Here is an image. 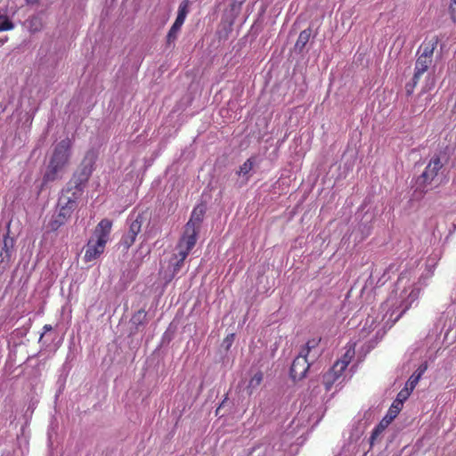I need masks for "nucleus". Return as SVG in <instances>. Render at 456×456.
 <instances>
[{"instance_id":"9d476101","label":"nucleus","mask_w":456,"mask_h":456,"mask_svg":"<svg viewBox=\"0 0 456 456\" xmlns=\"http://www.w3.org/2000/svg\"><path fill=\"white\" fill-rule=\"evenodd\" d=\"M291 433L292 431H289L283 436L282 443H274L272 447L266 448L265 450V456H283V452L289 444L288 437Z\"/></svg>"},{"instance_id":"b1692460","label":"nucleus","mask_w":456,"mask_h":456,"mask_svg":"<svg viewBox=\"0 0 456 456\" xmlns=\"http://www.w3.org/2000/svg\"><path fill=\"white\" fill-rule=\"evenodd\" d=\"M137 234L132 233L131 232H127L126 235L121 240V245L125 249H128L135 241Z\"/></svg>"},{"instance_id":"c756f323","label":"nucleus","mask_w":456,"mask_h":456,"mask_svg":"<svg viewBox=\"0 0 456 456\" xmlns=\"http://www.w3.org/2000/svg\"><path fill=\"white\" fill-rule=\"evenodd\" d=\"M56 436L57 433L55 432L54 428L52 427L48 431V441L51 445L53 444Z\"/></svg>"},{"instance_id":"f8f14e48","label":"nucleus","mask_w":456,"mask_h":456,"mask_svg":"<svg viewBox=\"0 0 456 456\" xmlns=\"http://www.w3.org/2000/svg\"><path fill=\"white\" fill-rule=\"evenodd\" d=\"M438 44V38L436 37H432L428 40H426L419 47V52L420 53L419 56H425L427 59H433L434 50L436 49Z\"/></svg>"},{"instance_id":"f3484780","label":"nucleus","mask_w":456,"mask_h":456,"mask_svg":"<svg viewBox=\"0 0 456 456\" xmlns=\"http://www.w3.org/2000/svg\"><path fill=\"white\" fill-rule=\"evenodd\" d=\"M311 37V30L310 29H305L300 32L297 40L295 44V50L298 53H301L305 46L309 42V39Z\"/></svg>"},{"instance_id":"a19ab883","label":"nucleus","mask_w":456,"mask_h":456,"mask_svg":"<svg viewBox=\"0 0 456 456\" xmlns=\"http://www.w3.org/2000/svg\"><path fill=\"white\" fill-rule=\"evenodd\" d=\"M5 43V39L0 38V46Z\"/></svg>"},{"instance_id":"6ab92c4d","label":"nucleus","mask_w":456,"mask_h":456,"mask_svg":"<svg viewBox=\"0 0 456 456\" xmlns=\"http://www.w3.org/2000/svg\"><path fill=\"white\" fill-rule=\"evenodd\" d=\"M387 420H381L379 425L373 429L370 438V444L372 446L375 442L379 439L385 429L387 428Z\"/></svg>"},{"instance_id":"ea45409f","label":"nucleus","mask_w":456,"mask_h":456,"mask_svg":"<svg viewBox=\"0 0 456 456\" xmlns=\"http://www.w3.org/2000/svg\"><path fill=\"white\" fill-rule=\"evenodd\" d=\"M256 451H257V455H260L261 452H262V448L261 447H257V449H256Z\"/></svg>"},{"instance_id":"dca6fc26","label":"nucleus","mask_w":456,"mask_h":456,"mask_svg":"<svg viewBox=\"0 0 456 456\" xmlns=\"http://www.w3.org/2000/svg\"><path fill=\"white\" fill-rule=\"evenodd\" d=\"M27 22H28L29 29L32 32L39 31L43 28L44 24H45L44 14L43 13L36 14V15L32 16L31 18H29L27 20Z\"/></svg>"},{"instance_id":"4c0bfd02","label":"nucleus","mask_w":456,"mask_h":456,"mask_svg":"<svg viewBox=\"0 0 456 456\" xmlns=\"http://www.w3.org/2000/svg\"><path fill=\"white\" fill-rule=\"evenodd\" d=\"M1 456H12L11 452H5Z\"/></svg>"},{"instance_id":"4468645a","label":"nucleus","mask_w":456,"mask_h":456,"mask_svg":"<svg viewBox=\"0 0 456 456\" xmlns=\"http://www.w3.org/2000/svg\"><path fill=\"white\" fill-rule=\"evenodd\" d=\"M142 223L143 216L142 215L138 214L136 216H130L128 218V231L138 235L141 232Z\"/></svg>"},{"instance_id":"ddd939ff","label":"nucleus","mask_w":456,"mask_h":456,"mask_svg":"<svg viewBox=\"0 0 456 456\" xmlns=\"http://www.w3.org/2000/svg\"><path fill=\"white\" fill-rule=\"evenodd\" d=\"M204 216V208L197 207L193 209L191 213V216L186 225H190L191 224V228H194L196 231L200 230V225L202 221Z\"/></svg>"},{"instance_id":"7ed1b4c3","label":"nucleus","mask_w":456,"mask_h":456,"mask_svg":"<svg viewBox=\"0 0 456 456\" xmlns=\"http://www.w3.org/2000/svg\"><path fill=\"white\" fill-rule=\"evenodd\" d=\"M318 342L313 339L309 340L306 345L301 348L290 368V376L293 380H300L305 377L310 365L319 354V350L316 348Z\"/></svg>"},{"instance_id":"0eeeda50","label":"nucleus","mask_w":456,"mask_h":456,"mask_svg":"<svg viewBox=\"0 0 456 456\" xmlns=\"http://www.w3.org/2000/svg\"><path fill=\"white\" fill-rule=\"evenodd\" d=\"M73 140L74 136L72 135L71 138L66 137L59 142V168L61 167L67 165L69 162V159L72 155L71 147Z\"/></svg>"},{"instance_id":"2eb2a0df","label":"nucleus","mask_w":456,"mask_h":456,"mask_svg":"<svg viewBox=\"0 0 456 456\" xmlns=\"http://www.w3.org/2000/svg\"><path fill=\"white\" fill-rule=\"evenodd\" d=\"M75 207V200L69 199L66 206L62 207L59 212V226L63 223V220H67L71 216Z\"/></svg>"},{"instance_id":"2f4dec72","label":"nucleus","mask_w":456,"mask_h":456,"mask_svg":"<svg viewBox=\"0 0 456 456\" xmlns=\"http://www.w3.org/2000/svg\"><path fill=\"white\" fill-rule=\"evenodd\" d=\"M427 369H428V363H427V362H424L418 367V369L415 370L414 373H417V374H419V376H422L425 373V371L427 370Z\"/></svg>"},{"instance_id":"a211bd4d","label":"nucleus","mask_w":456,"mask_h":456,"mask_svg":"<svg viewBox=\"0 0 456 456\" xmlns=\"http://www.w3.org/2000/svg\"><path fill=\"white\" fill-rule=\"evenodd\" d=\"M14 28L13 23L10 20L7 8L0 10V31H7L11 30Z\"/></svg>"},{"instance_id":"412c9836","label":"nucleus","mask_w":456,"mask_h":456,"mask_svg":"<svg viewBox=\"0 0 456 456\" xmlns=\"http://www.w3.org/2000/svg\"><path fill=\"white\" fill-rule=\"evenodd\" d=\"M189 0H183L178 7V12L175 20L184 23L187 14L189 13Z\"/></svg>"},{"instance_id":"7c9ffc66","label":"nucleus","mask_w":456,"mask_h":456,"mask_svg":"<svg viewBox=\"0 0 456 456\" xmlns=\"http://www.w3.org/2000/svg\"><path fill=\"white\" fill-rule=\"evenodd\" d=\"M427 369H428V363H427V362H424L418 367V369L415 370L414 373H417V374H419V376H422L425 373V371L427 370Z\"/></svg>"},{"instance_id":"c85d7f7f","label":"nucleus","mask_w":456,"mask_h":456,"mask_svg":"<svg viewBox=\"0 0 456 456\" xmlns=\"http://www.w3.org/2000/svg\"><path fill=\"white\" fill-rule=\"evenodd\" d=\"M57 172V166L53 164V161H51L50 164V172L46 174L45 177L47 180L53 179L54 173Z\"/></svg>"},{"instance_id":"1a4fd4ad","label":"nucleus","mask_w":456,"mask_h":456,"mask_svg":"<svg viewBox=\"0 0 456 456\" xmlns=\"http://www.w3.org/2000/svg\"><path fill=\"white\" fill-rule=\"evenodd\" d=\"M256 164V157L248 159L236 172L237 175L241 179L242 183H246L251 176V171Z\"/></svg>"},{"instance_id":"5701e85b","label":"nucleus","mask_w":456,"mask_h":456,"mask_svg":"<svg viewBox=\"0 0 456 456\" xmlns=\"http://www.w3.org/2000/svg\"><path fill=\"white\" fill-rule=\"evenodd\" d=\"M185 258H182V256L177 254L172 258L170 264L173 266V275L176 274L182 268Z\"/></svg>"},{"instance_id":"9b49d317","label":"nucleus","mask_w":456,"mask_h":456,"mask_svg":"<svg viewBox=\"0 0 456 456\" xmlns=\"http://www.w3.org/2000/svg\"><path fill=\"white\" fill-rule=\"evenodd\" d=\"M343 372L335 370L333 364L331 369L323 375L322 382L327 391H330L332 386L341 379Z\"/></svg>"},{"instance_id":"a878e982","label":"nucleus","mask_w":456,"mask_h":456,"mask_svg":"<svg viewBox=\"0 0 456 456\" xmlns=\"http://www.w3.org/2000/svg\"><path fill=\"white\" fill-rule=\"evenodd\" d=\"M402 407H403L402 404H397V402L394 401V403H392V405L390 406V408L388 410V412L391 413L392 415H394L395 417H396V415L401 411Z\"/></svg>"},{"instance_id":"473e14b6","label":"nucleus","mask_w":456,"mask_h":456,"mask_svg":"<svg viewBox=\"0 0 456 456\" xmlns=\"http://www.w3.org/2000/svg\"><path fill=\"white\" fill-rule=\"evenodd\" d=\"M91 172H92V165L90 164V167L86 166L85 169L83 171V175L85 176V179H87V177L89 176Z\"/></svg>"},{"instance_id":"20e7f679","label":"nucleus","mask_w":456,"mask_h":456,"mask_svg":"<svg viewBox=\"0 0 456 456\" xmlns=\"http://www.w3.org/2000/svg\"><path fill=\"white\" fill-rule=\"evenodd\" d=\"M444 162V156H433L427 165L424 172L417 180L418 188L424 191L426 186L430 184L435 180V178L438 176L439 171L443 168Z\"/></svg>"},{"instance_id":"f257e3e1","label":"nucleus","mask_w":456,"mask_h":456,"mask_svg":"<svg viewBox=\"0 0 456 456\" xmlns=\"http://www.w3.org/2000/svg\"><path fill=\"white\" fill-rule=\"evenodd\" d=\"M424 284L411 272H402L387 300L379 306V313L369 315L362 330L363 338L378 326L390 328L418 300Z\"/></svg>"},{"instance_id":"cd10ccee","label":"nucleus","mask_w":456,"mask_h":456,"mask_svg":"<svg viewBox=\"0 0 456 456\" xmlns=\"http://www.w3.org/2000/svg\"><path fill=\"white\" fill-rule=\"evenodd\" d=\"M418 383L419 381H417L416 379L411 376L408 381L406 382L405 387H408L410 390L413 391Z\"/></svg>"},{"instance_id":"f704fd0d","label":"nucleus","mask_w":456,"mask_h":456,"mask_svg":"<svg viewBox=\"0 0 456 456\" xmlns=\"http://www.w3.org/2000/svg\"><path fill=\"white\" fill-rule=\"evenodd\" d=\"M43 330H44V332H43V334L41 335V337H40V338H39V341H42V340H43V338H44L45 334L46 332H48V331H50V330H52V326H51V325L46 324V325H45V326H44Z\"/></svg>"},{"instance_id":"bb28decb","label":"nucleus","mask_w":456,"mask_h":456,"mask_svg":"<svg viewBox=\"0 0 456 456\" xmlns=\"http://www.w3.org/2000/svg\"><path fill=\"white\" fill-rule=\"evenodd\" d=\"M450 14L454 22H456V0H451Z\"/></svg>"},{"instance_id":"72a5a7b5","label":"nucleus","mask_w":456,"mask_h":456,"mask_svg":"<svg viewBox=\"0 0 456 456\" xmlns=\"http://www.w3.org/2000/svg\"><path fill=\"white\" fill-rule=\"evenodd\" d=\"M395 418V417L394 415H392L391 413L387 412V414L381 420H387V426H388Z\"/></svg>"},{"instance_id":"f03ea898","label":"nucleus","mask_w":456,"mask_h":456,"mask_svg":"<svg viewBox=\"0 0 456 456\" xmlns=\"http://www.w3.org/2000/svg\"><path fill=\"white\" fill-rule=\"evenodd\" d=\"M111 227L112 223L109 219H102L97 224L92 237L85 246V262L95 261L104 252L106 244L110 240Z\"/></svg>"},{"instance_id":"79ce46f5","label":"nucleus","mask_w":456,"mask_h":456,"mask_svg":"<svg viewBox=\"0 0 456 456\" xmlns=\"http://www.w3.org/2000/svg\"><path fill=\"white\" fill-rule=\"evenodd\" d=\"M3 0H0V3L2 2Z\"/></svg>"},{"instance_id":"58836bf2","label":"nucleus","mask_w":456,"mask_h":456,"mask_svg":"<svg viewBox=\"0 0 456 456\" xmlns=\"http://www.w3.org/2000/svg\"><path fill=\"white\" fill-rule=\"evenodd\" d=\"M28 4H35L37 0H26Z\"/></svg>"},{"instance_id":"e433bc0d","label":"nucleus","mask_w":456,"mask_h":456,"mask_svg":"<svg viewBox=\"0 0 456 456\" xmlns=\"http://www.w3.org/2000/svg\"><path fill=\"white\" fill-rule=\"evenodd\" d=\"M411 377H413L414 379H417V381H419V379H420V378H421V376H419V374H417V373H413V374L411 375Z\"/></svg>"},{"instance_id":"393cba45","label":"nucleus","mask_w":456,"mask_h":456,"mask_svg":"<svg viewBox=\"0 0 456 456\" xmlns=\"http://www.w3.org/2000/svg\"><path fill=\"white\" fill-rule=\"evenodd\" d=\"M412 391L410 390L408 387H404L397 395L396 399L395 400L397 402V404H403V402H405L408 397L410 396L411 393Z\"/></svg>"},{"instance_id":"6e6552de","label":"nucleus","mask_w":456,"mask_h":456,"mask_svg":"<svg viewBox=\"0 0 456 456\" xmlns=\"http://www.w3.org/2000/svg\"><path fill=\"white\" fill-rule=\"evenodd\" d=\"M355 354V343L349 342L346 347V352L343 356L338 360L335 365V370L337 371H344L351 360L354 358Z\"/></svg>"},{"instance_id":"39448f33","label":"nucleus","mask_w":456,"mask_h":456,"mask_svg":"<svg viewBox=\"0 0 456 456\" xmlns=\"http://www.w3.org/2000/svg\"><path fill=\"white\" fill-rule=\"evenodd\" d=\"M198 232L190 225H185L183 235L182 236L176 247L182 258H186L190 251L193 248L197 241Z\"/></svg>"},{"instance_id":"423d86ee","label":"nucleus","mask_w":456,"mask_h":456,"mask_svg":"<svg viewBox=\"0 0 456 456\" xmlns=\"http://www.w3.org/2000/svg\"><path fill=\"white\" fill-rule=\"evenodd\" d=\"M432 63L431 59H427L425 56H419L415 63V72L412 77V82L405 86L407 94L413 93L414 87L417 85L419 77L428 70Z\"/></svg>"},{"instance_id":"4be33fe9","label":"nucleus","mask_w":456,"mask_h":456,"mask_svg":"<svg viewBox=\"0 0 456 456\" xmlns=\"http://www.w3.org/2000/svg\"><path fill=\"white\" fill-rule=\"evenodd\" d=\"M183 24V22L175 20L167 36V41L168 44L173 43L176 39Z\"/></svg>"},{"instance_id":"aec40b11","label":"nucleus","mask_w":456,"mask_h":456,"mask_svg":"<svg viewBox=\"0 0 456 456\" xmlns=\"http://www.w3.org/2000/svg\"><path fill=\"white\" fill-rule=\"evenodd\" d=\"M262 381L263 373L260 371L256 372L248 381L247 387L248 394L251 395L260 386Z\"/></svg>"},{"instance_id":"c9c22d12","label":"nucleus","mask_w":456,"mask_h":456,"mask_svg":"<svg viewBox=\"0 0 456 456\" xmlns=\"http://www.w3.org/2000/svg\"><path fill=\"white\" fill-rule=\"evenodd\" d=\"M435 81L433 77H428V83L427 85V90L431 89L434 86Z\"/></svg>"}]
</instances>
